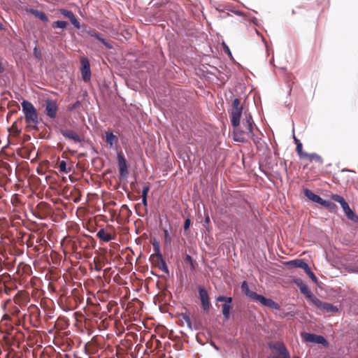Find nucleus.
<instances>
[{
	"label": "nucleus",
	"mask_w": 358,
	"mask_h": 358,
	"mask_svg": "<svg viewBox=\"0 0 358 358\" xmlns=\"http://www.w3.org/2000/svg\"><path fill=\"white\" fill-rule=\"evenodd\" d=\"M241 289L242 293L253 301L259 303L262 306L268 307L273 310H280V306L277 302L274 301L271 299L266 298L263 295L258 294L255 292L251 290L247 281L244 280L241 283Z\"/></svg>",
	"instance_id": "nucleus-1"
},
{
	"label": "nucleus",
	"mask_w": 358,
	"mask_h": 358,
	"mask_svg": "<svg viewBox=\"0 0 358 358\" xmlns=\"http://www.w3.org/2000/svg\"><path fill=\"white\" fill-rule=\"evenodd\" d=\"M21 105L27 127L31 129L38 130L39 118L34 105L27 100H23Z\"/></svg>",
	"instance_id": "nucleus-2"
},
{
	"label": "nucleus",
	"mask_w": 358,
	"mask_h": 358,
	"mask_svg": "<svg viewBox=\"0 0 358 358\" xmlns=\"http://www.w3.org/2000/svg\"><path fill=\"white\" fill-rule=\"evenodd\" d=\"M216 301L219 302H224L222 305V313L224 320H229L231 317V309L233 299L231 296H225L220 295L216 298Z\"/></svg>",
	"instance_id": "nucleus-3"
},
{
	"label": "nucleus",
	"mask_w": 358,
	"mask_h": 358,
	"mask_svg": "<svg viewBox=\"0 0 358 358\" xmlns=\"http://www.w3.org/2000/svg\"><path fill=\"white\" fill-rule=\"evenodd\" d=\"M301 337L306 342L321 344L324 347L329 346L328 341L323 336L321 335H317L315 334H311L308 332H302L301 334Z\"/></svg>",
	"instance_id": "nucleus-4"
},
{
	"label": "nucleus",
	"mask_w": 358,
	"mask_h": 358,
	"mask_svg": "<svg viewBox=\"0 0 358 358\" xmlns=\"http://www.w3.org/2000/svg\"><path fill=\"white\" fill-rule=\"evenodd\" d=\"M201 308L204 313H208L210 307V302L207 290L203 286L198 288Z\"/></svg>",
	"instance_id": "nucleus-5"
},
{
	"label": "nucleus",
	"mask_w": 358,
	"mask_h": 358,
	"mask_svg": "<svg viewBox=\"0 0 358 358\" xmlns=\"http://www.w3.org/2000/svg\"><path fill=\"white\" fill-rule=\"evenodd\" d=\"M81 64V76L84 82L87 83L91 79V70L90 62L87 58H82L80 59Z\"/></svg>",
	"instance_id": "nucleus-6"
},
{
	"label": "nucleus",
	"mask_w": 358,
	"mask_h": 358,
	"mask_svg": "<svg viewBox=\"0 0 358 358\" xmlns=\"http://www.w3.org/2000/svg\"><path fill=\"white\" fill-rule=\"evenodd\" d=\"M45 103V113L51 119H55L57 117L58 106L55 101L51 99H46Z\"/></svg>",
	"instance_id": "nucleus-7"
},
{
	"label": "nucleus",
	"mask_w": 358,
	"mask_h": 358,
	"mask_svg": "<svg viewBox=\"0 0 358 358\" xmlns=\"http://www.w3.org/2000/svg\"><path fill=\"white\" fill-rule=\"evenodd\" d=\"M117 158L118 162L120 176L122 178H127L129 176V171L127 169L126 159L121 152H117Z\"/></svg>",
	"instance_id": "nucleus-8"
},
{
	"label": "nucleus",
	"mask_w": 358,
	"mask_h": 358,
	"mask_svg": "<svg viewBox=\"0 0 358 358\" xmlns=\"http://www.w3.org/2000/svg\"><path fill=\"white\" fill-rule=\"evenodd\" d=\"M242 112L243 107L231 108L229 114L231 117V123L234 128H237L240 125Z\"/></svg>",
	"instance_id": "nucleus-9"
},
{
	"label": "nucleus",
	"mask_w": 358,
	"mask_h": 358,
	"mask_svg": "<svg viewBox=\"0 0 358 358\" xmlns=\"http://www.w3.org/2000/svg\"><path fill=\"white\" fill-rule=\"evenodd\" d=\"M59 133L66 138L73 141L75 143H81L84 141L78 134L71 129H62L59 130Z\"/></svg>",
	"instance_id": "nucleus-10"
},
{
	"label": "nucleus",
	"mask_w": 358,
	"mask_h": 358,
	"mask_svg": "<svg viewBox=\"0 0 358 358\" xmlns=\"http://www.w3.org/2000/svg\"><path fill=\"white\" fill-rule=\"evenodd\" d=\"M245 121L243 122V126L245 128V133L247 136H253V127L255 125L252 115L245 113Z\"/></svg>",
	"instance_id": "nucleus-11"
},
{
	"label": "nucleus",
	"mask_w": 358,
	"mask_h": 358,
	"mask_svg": "<svg viewBox=\"0 0 358 358\" xmlns=\"http://www.w3.org/2000/svg\"><path fill=\"white\" fill-rule=\"evenodd\" d=\"M106 141L110 149L117 150L118 148V138L110 131H106Z\"/></svg>",
	"instance_id": "nucleus-12"
},
{
	"label": "nucleus",
	"mask_w": 358,
	"mask_h": 358,
	"mask_svg": "<svg viewBox=\"0 0 358 358\" xmlns=\"http://www.w3.org/2000/svg\"><path fill=\"white\" fill-rule=\"evenodd\" d=\"M270 348L275 350L280 356V358H290L289 352L283 343H278L273 345H270Z\"/></svg>",
	"instance_id": "nucleus-13"
},
{
	"label": "nucleus",
	"mask_w": 358,
	"mask_h": 358,
	"mask_svg": "<svg viewBox=\"0 0 358 358\" xmlns=\"http://www.w3.org/2000/svg\"><path fill=\"white\" fill-rule=\"evenodd\" d=\"M293 282L299 288L301 294H303L306 298L311 297V292L309 290L308 286L305 285L301 278H295Z\"/></svg>",
	"instance_id": "nucleus-14"
},
{
	"label": "nucleus",
	"mask_w": 358,
	"mask_h": 358,
	"mask_svg": "<svg viewBox=\"0 0 358 358\" xmlns=\"http://www.w3.org/2000/svg\"><path fill=\"white\" fill-rule=\"evenodd\" d=\"M341 208L349 220L355 222H358V216L350 208L349 204L347 202L344 205H343Z\"/></svg>",
	"instance_id": "nucleus-15"
},
{
	"label": "nucleus",
	"mask_w": 358,
	"mask_h": 358,
	"mask_svg": "<svg viewBox=\"0 0 358 358\" xmlns=\"http://www.w3.org/2000/svg\"><path fill=\"white\" fill-rule=\"evenodd\" d=\"M304 195L310 201L317 203L318 204L322 203V198H321L319 195L315 194L311 190L308 189H305L303 190Z\"/></svg>",
	"instance_id": "nucleus-16"
},
{
	"label": "nucleus",
	"mask_w": 358,
	"mask_h": 358,
	"mask_svg": "<svg viewBox=\"0 0 358 358\" xmlns=\"http://www.w3.org/2000/svg\"><path fill=\"white\" fill-rule=\"evenodd\" d=\"M248 136L252 139L253 143L255 144L257 150H262L266 148V142L264 141H263L261 137L256 136L254 133H253V136Z\"/></svg>",
	"instance_id": "nucleus-17"
},
{
	"label": "nucleus",
	"mask_w": 358,
	"mask_h": 358,
	"mask_svg": "<svg viewBox=\"0 0 358 358\" xmlns=\"http://www.w3.org/2000/svg\"><path fill=\"white\" fill-rule=\"evenodd\" d=\"M96 236L100 240L106 243L110 242V241L113 240L112 236L107 234L103 228H101L100 229H99V231L96 233Z\"/></svg>",
	"instance_id": "nucleus-18"
},
{
	"label": "nucleus",
	"mask_w": 358,
	"mask_h": 358,
	"mask_svg": "<svg viewBox=\"0 0 358 358\" xmlns=\"http://www.w3.org/2000/svg\"><path fill=\"white\" fill-rule=\"evenodd\" d=\"M305 260L303 259H296L294 260L288 261L285 263V265L289 268H301L303 266Z\"/></svg>",
	"instance_id": "nucleus-19"
},
{
	"label": "nucleus",
	"mask_w": 358,
	"mask_h": 358,
	"mask_svg": "<svg viewBox=\"0 0 358 358\" xmlns=\"http://www.w3.org/2000/svg\"><path fill=\"white\" fill-rule=\"evenodd\" d=\"M301 268L304 270L306 273L308 275V277L315 283L317 282V279L313 272L311 271L310 268L309 267L308 264L304 262L303 266H301Z\"/></svg>",
	"instance_id": "nucleus-20"
},
{
	"label": "nucleus",
	"mask_w": 358,
	"mask_h": 358,
	"mask_svg": "<svg viewBox=\"0 0 358 358\" xmlns=\"http://www.w3.org/2000/svg\"><path fill=\"white\" fill-rule=\"evenodd\" d=\"M153 250L155 251V255H151L150 258H153L155 255L157 259H162V255L160 251V246L158 241L155 239L152 243Z\"/></svg>",
	"instance_id": "nucleus-21"
},
{
	"label": "nucleus",
	"mask_w": 358,
	"mask_h": 358,
	"mask_svg": "<svg viewBox=\"0 0 358 358\" xmlns=\"http://www.w3.org/2000/svg\"><path fill=\"white\" fill-rule=\"evenodd\" d=\"M31 13L38 17L41 21L44 22H48L49 21L48 16L46 14L42 11H40L38 10H31Z\"/></svg>",
	"instance_id": "nucleus-22"
},
{
	"label": "nucleus",
	"mask_w": 358,
	"mask_h": 358,
	"mask_svg": "<svg viewBox=\"0 0 358 358\" xmlns=\"http://www.w3.org/2000/svg\"><path fill=\"white\" fill-rule=\"evenodd\" d=\"M306 158H308L310 162L315 161L320 164H323L322 158L315 152L307 153Z\"/></svg>",
	"instance_id": "nucleus-23"
},
{
	"label": "nucleus",
	"mask_w": 358,
	"mask_h": 358,
	"mask_svg": "<svg viewBox=\"0 0 358 358\" xmlns=\"http://www.w3.org/2000/svg\"><path fill=\"white\" fill-rule=\"evenodd\" d=\"M308 298L311 300V302L313 303V304L315 305L317 308L323 309L324 303H323L320 299H319L316 296H313L312 293H311V297H308Z\"/></svg>",
	"instance_id": "nucleus-24"
},
{
	"label": "nucleus",
	"mask_w": 358,
	"mask_h": 358,
	"mask_svg": "<svg viewBox=\"0 0 358 358\" xmlns=\"http://www.w3.org/2000/svg\"><path fill=\"white\" fill-rule=\"evenodd\" d=\"M92 37H94L99 40L102 44H103L106 48H111L112 47L106 42V41L101 36V35L95 30Z\"/></svg>",
	"instance_id": "nucleus-25"
},
{
	"label": "nucleus",
	"mask_w": 358,
	"mask_h": 358,
	"mask_svg": "<svg viewBox=\"0 0 358 358\" xmlns=\"http://www.w3.org/2000/svg\"><path fill=\"white\" fill-rule=\"evenodd\" d=\"M296 151L301 159L306 158L307 152L303 151V145L301 142H299V143H297V145L296 147Z\"/></svg>",
	"instance_id": "nucleus-26"
},
{
	"label": "nucleus",
	"mask_w": 358,
	"mask_h": 358,
	"mask_svg": "<svg viewBox=\"0 0 358 358\" xmlns=\"http://www.w3.org/2000/svg\"><path fill=\"white\" fill-rule=\"evenodd\" d=\"M181 317H182V319H181L182 322H185L187 324V327L189 329L192 330V321H191L189 316L186 313H182Z\"/></svg>",
	"instance_id": "nucleus-27"
},
{
	"label": "nucleus",
	"mask_w": 358,
	"mask_h": 358,
	"mask_svg": "<svg viewBox=\"0 0 358 358\" xmlns=\"http://www.w3.org/2000/svg\"><path fill=\"white\" fill-rule=\"evenodd\" d=\"M234 139L235 141L244 143L245 142V138L243 136L242 132L234 131Z\"/></svg>",
	"instance_id": "nucleus-28"
},
{
	"label": "nucleus",
	"mask_w": 358,
	"mask_h": 358,
	"mask_svg": "<svg viewBox=\"0 0 358 358\" xmlns=\"http://www.w3.org/2000/svg\"><path fill=\"white\" fill-rule=\"evenodd\" d=\"M68 25V22L64 20H57L52 24L53 28L64 29Z\"/></svg>",
	"instance_id": "nucleus-29"
},
{
	"label": "nucleus",
	"mask_w": 358,
	"mask_h": 358,
	"mask_svg": "<svg viewBox=\"0 0 358 358\" xmlns=\"http://www.w3.org/2000/svg\"><path fill=\"white\" fill-rule=\"evenodd\" d=\"M331 199L335 202L339 203L341 204V206H342L343 205H344L346 203V201L345 200L343 196H342L341 195L337 194H332Z\"/></svg>",
	"instance_id": "nucleus-30"
},
{
	"label": "nucleus",
	"mask_w": 358,
	"mask_h": 358,
	"mask_svg": "<svg viewBox=\"0 0 358 358\" xmlns=\"http://www.w3.org/2000/svg\"><path fill=\"white\" fill-rule=\"evenodd\" d=\"M157 261L160 263L159 268L164 273L169 274V270L163 257H162V259H157Z\"/></svg>",
	"instance_id": "nucleus-31"
},
{
	"label": "nucleus",
	"mask_w": 358,
	"mask_h": 358,
	"mask_svg": "<svg viewBox=\"0 0 358 358\" xmlns=\"http://www.w3.org/2000/svg\"><path fill=\"white\" fill-rule=\"evenodd\" d=\"M323 309L332 313H336L338 310V308L336 306H334L329 303H324Z\"/></svg>",
	"instance_id": "nucleus-32"
},
{
	"label": "nucleus",
	"mask_w": 358,
	"mask_h": 358,
	"mask_svg": "<svg viewBox=\"0 0 358 358\" xmlns=\"http://www.w3.org/2000/svg\"><path fill=\"white\" fill-rule=\"evenodd\" d=\"M59 171L65 173H69L71 171V169L67 168L66 162L65 161H61L59 162Z\"/></svg>",
	"instance_id": "nucleus-33"
},
{
	"label": "nucleus",
	"mask_w": 358,
	"mask_h": 358,
	"mask_svg": "<svg viewBox=\"0 0 358 358\" xmlns=\"http://www.w3.org/2000/svg\"><path fill=\"white\" fill-rule=\"evenodd\" d=\"M320 205L328 209H331L336 206L335 203H333L331 201L324 199H322V203H320Z\"/></svg>",
	"instance_id": "nucleus-34"
},
{
	"label": "nucleus",
	"mask_w": 358,
	"mask_h": 358,
	"mask_svg": "<svg viewBox=\"0 0 358 358\" xmlns=\"http://www.w3.org/2000/svg\"><path fill=\"white\" fill-rule=\"evenodd\" d=\"M163 232H164V243L166 245H170L171 243V237L169 234V230L166 229H164Z\"/></svg>",
	"instance_id": "nucleus-35"
},
{
	"label": "nucleus",
	"mask_w": 358,
	"mask_h": 358,
	"mask_svg": "<svg viewBox=\"0 0 358 358\" xmlns=\"http://www.w3.org/2000/svg\"><path fill=\"white\" fill-rule=\"evenodd\" d=\"M218 71V74L217 76V79L220 80L223 83H226L229 79V76L227 74L221 72L220 71Z\"/></svg>",
	"instance_id": "nucleus-36"
},
{
	"label": "nucleus",
	"mask_w": 358,
	"mask_h": 358,
	"mask_svg": "<svg viewBox=\"0 0 358 358\" xmlns=\"http://www.w3.org/2000/svg\"><path fill=\"white\" fill-rule=\"evenodd\" d=\"M94 31H95V29L91 28L89 26H84L83 27V30H82V31L83 33L87 34L89 36H91V37L92 36Z\"/></svg>",
	"instance_id": "nucleus-37"
},
{
	"label": "nucleus",
	"mask_w": 358,
	"mask_h": 358,
	"mask_svg": "<svg viewBox=\"0 0 358 358\" xmlns=\"http://www.w3.org/2000/svg\"><path fill=\"white\" fill-rule=\"evenodd\" d=\"M60 13L65 17L69 18V20L74 15L73 11L66 9H60Z\"/></svg>",
	"instance_id": "nucleus-38"
},
{
	"label": "nucleus",
	"mask_w": 358,
	"mask_h": 358,
	"mask_svg": "<svg viewBox=\"0 0 358 358\" xmlns=\"http://www.w3.org/2000/svg\"><path fill=\"white\" fill-rule=\"evenodd\" d=\"M70 21L71 24L76 28L80 29V24L78 20L73 15Z\"/></svg>",
	"instance_id": "nucleus-39"
},
{
	"label": "nucleus",
	"mask_w": 358,
	"mask_h": 358,
	"mask_svg": "<svg viewBox=\"0 0 358 358\" xmlns=\"http://www.w3.org/2000/svg\"><path fill=\"white\" fill-rule=\"evenodd\" d=\"M185 262L189 263L191 266V267L194 268V264H195V262L193 260V259L192 258V257L187 254L185 257Z\"/></svg>",
	"instance_id": "nucleus-40"
},
{
	"label": "nucleus",
	"mask_w": 358,
	"mask_h": 358,
	"mask_svg": "<svg viewBox=\"0 0 358 358\" xmlns=\"http://www.w3.org/2000/svg\"><path fill=\"white\" fill-rule=\"evenodd\" d=\"M240 107H243L241 105L240 99L238 98L234 99L232 102L231 108H240Z\"/></svg>",
	"instance_id": "nucleus-41"
},
{
	"label": "nucleus",
	"mask_w": 358,
	"mask_h": 358,
	"mask_svg": "<svg viewBox=\"0 0 358 358\" xmlns=\"http://www.w3.org/2000/svg\"><path fill=\"white\" fill-rule=\"evenodd\" d=\"M191 224V220L189 217L186 218L184 222L183 229L184 230H187L189 228Z\"/></svg>",
	"instance_id": "nucleus-42"
},
{
	"label": "nucleus",
	"mask_w": 358,
	"mask_h": 358,
	"mask_svg": "<svg viewBox=\"0 0 358 358\" xmlns=\"http://www.w3.org/2000/svg\"><path fill=\"white\" fill-rule=\"evenodd\" d=\"M149 190H150L149 185L143 187V190H142V197H147Z\"/></svg>",
	"instance_id": "nucleus-43"
},
{
	"label": "nucleus",
	"mask_w": 358,
	"mask_h": 358,
	"mask_svg": "<svg viewBox=\"0 0 358 358\" xmlns=\"http://www.w3.org/2000/svg\"><path fill=\"white\" fill-rule=\"evenodd\" d=\"M34 55L36 57H40L41 56V51L39 50V49L37 48V47H35L34 49Z\"/></svg>",
	"instance_id": "nucleus-44"
},
{
	"label": "nucleus",
	"mask_w": 358,
	"mask_h": 358,
	"mask_svg": "<svg viewBox=\"0 0 358 358\" xmlns=\"http://www.w3.org/2000/svg\"><path fill=\"white\" fill-rule=\"evenodd\" d=\"M224 48L225 52H227L229 55L231 56V52L229 47L224 43Z\"/></svg>",
	"instance_id": "nucleus-45"
},
{
	"label": "nucleus",
	"mask_w": 358,
	"mask_h": 358,
	"mask_svg": "<svg viewBox=\"0 0 358 358\" xmlns=\"http://www.w3.org/2000/svg\"><path fill=\"white\" fill-rule=\"evenodd\" d=\"M142 203L144 206H147V205H148L147 197H142Z\"/></svg>",
	"instance_id": "nucleus-46"
},
{
	"label": "nucleus",
	"mask_w": 358,
	"mask_h": 358,
	"mask_svg": "<svg viewBox=\"0 0 358 358\" xmlns=\"http://www.w3.org/2000/svg\"><path fill=\"white\" fill-rule=\"evenodd\" d=\"M210 222V217L208 215H206V217H205V220H204V223L205 224H208Z\"/></svg>",
	"instance_id": "nucleus-47"
},
{
	"label": "nucleus",
	"mask_w": 358,
	"mask_h": 358,
	"mask_svg": "<svg viewBox=\"0 0 358 358\" xmlns=\"http://www.w3.org/2000/svg\"><path fill=\"white\" fill-rule=\"evenodd\" d=\"M210 345L216 350H219V348L218 346L213 342H211Z\"/></svg>",
	"instance_id": "nucleus-48"
},
{
	"label": "nucleus",
	"mask_w": 358,
	"mask_h": 358,
	"mask_svg": "<svg viewBox=\"0 0 358 358\" xmlns=\"http://www.w3.org/2000/svg\"><path fill=\"white\" fill-rule=\"evenodd\" d=\"M92 153L94 155H98V153H99L98 150L94 147H92Z\"/></svg>",
	"instance_id": "nucleus-49"
},
{
	"label": "nucleus",
	"mask_w": 358,
	"mask_h": 358,
	"mask_svg": "<svg viewBox=\"0 0 358 358\" xmlns=\"http://www.w3.org/2000/svg\"><path fill=\"white\" fill-rule=\"evenodd\" d=\"M293 138H294L296 145H297V143H299V142H301V141L298 138H296L294 135L293 136Z\"/></svg>",
	"instance_id": "nucleus-50"
},
{
	"label": "nucleus",
	"mask_w": 358,
	"mask_h": 358,
	"mask_svg": "<svg viewBox=\"0 0 358 358\" xmlns=\"http://www.w3.org/2000/svg\"><path fill=\"white\" fill-rule=\"evenodd\" d=\"M252 22H253L255 24H257V21H258V20H257V19L256 17H254V18L252 19Z\"/></svg>",
	"instance_id": "nucleus-51"
},
{
	"label": "nucleus",
	"mask_w": 358,
	"mask_h": 358,
	"mask_svg": "<svg viewBox=\"0 0 358 358\" xmlns=\"http://www.w3.org/2000/svg\"><path fill=\"white\" fill-rule=\"evenodd\" d=\"M80 105V102L78 101H76L73 105V108H76L78 106Z\"/></svg>",
	"instance_id": "nucleus-52"
},
{
	"label": "nucleus",
	"mask_w": 358,
	"mask_h": 358,
	"mask_svg": "<svg viewBox=\"0 0 358 358\" xmlns=\"http://www.w3.org/2000/svg\"><path fill=\"white\" fill-rule=\"evenodd\" d=\"M287 315H290L292 317H294V316H295V313L294 312H289L287 313Z\"/></svg>",
	"instance_id": "nucleus-53"
},
{
	"label": "nucleus",
	"mask_w": 358,
	"mask_h": 358,
	"mask_svg": "<svg viewBox=\"0 0 358 358\" xmlns=\"http://www.w3.org/2000/svg\"><path fill=\"white\" fill-rule=\"evenodd\" d=\"M5 27L3 24L0 23V30L4 29Z\"/></svg>",
	"instance_id": "nucleus-54"
},
{
	"label": "nucleus",
	"mask_w": 358,
	"mask_h": 358,
	"mask_svg": "<svg viewBox=\"0 0 358 358\" xmlns=\"http://www.w3.org/2000/svg\"><path fill=\"white\" fill-rule=\"evenodd\" d=\"M281 69H282V70H283V71H285V70H286V69H285V68H281Z\"/></svg>",
	"instance_id": "nucleus-55"
},
{
	"label": "nucleus",
	"mask_w": 358,
	"mask_h": 358,
	"mask_svg": "<svg viewBox=\"0 0 358 358\" xmlns=\"http://www.w3.org/2000/svg\"><path fill=\"white\" fill-rule=\"evenodd\" d=\"M96 271H100V270H101V268H96Z\"/></svg>",
	"instance_id": "nucleus-56"
},
{
	"label": "nucleus",
	"mask_w": 358,
	"mask_h": 358,
	"mask_svg": "<svg viewBox=\"0 0 358 358\" xmlns=\"http://www.w3.org/2000/svg\"><path fill=\"white\" fill-rule=\"evenodd\" d=\"M273 62V58L271 59V63H272Z\"/></svg>",
	"instance_id": "nucleus-57"
},
{
	"label": "nucleus",
	"mask_w": 358,
	"mask_h": 358,
	"mask_svg": "<svg viewBox=\"0 0 358 358\" xmlns=\"http://www.w3.org/2000/svg\"><path fill=\"white\" fill-rule=\"evenodd\" d=\"M295 358H299V357H295Z\"/></svg>",
	"instance_id": "nucleus-58"
}]
</instances>
